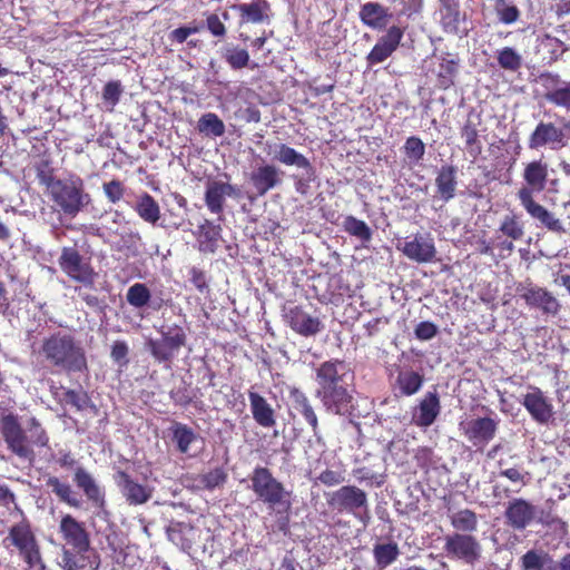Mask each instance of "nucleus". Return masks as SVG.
Returning <instances> with one entry per match:
<instances>
[{
    "mask_svg": "<svg viewBox=\"0 0 570 570\" xmlns=\"http://www.w3.org/2000/svg\"><path fill=\"white\" fill-rule=\"evenodd\" d=\"M0 433L7 450L19 460L33 464L35 448H48L50 436L40 420L31 416L22 426L19 415L3 412L0 417Z\"/></svg>",
    "mask_w": 570,
    "mask_h": 570,
    "instance_id": "nucleus-1",
    "label": "nucleus"
},
{
    "mask_svg": "<svg viewBox=\"0 0 570 570\" xmlns=\"http://www.w3.org/2000/svg\"><path fill=\"white\" fill-rule=\"evenodd\" d=\"M548 177L549 166L542 159L525 164L522 173L524 185L518 190L517 197L521 206L533 219L551 232L562 233L564 228L561 220L544 206L537 203L533 197V194H539L546 189Z\"/></svg>",
    "mask_w": 570,
    "mask_h": 570,
    "instance_id": "nucleus-2",
    "label": "nucleus"
},
{
    "mask_svg": "<svg viewBox=\"0 0 570 570\" xmlns=\"http://www.w3.org/2000/svg\"><path fill=\"white\" fill-rule=\"evenodd\" d=\"M59 533L71 549H63L61 567L63 570H98L101 561L96 551L90 552V537L82 522L71 514H65L59 523Z\"/></svg>",
    "mask_w": 570,
    "mask_h": 570,
    "instance_id": "nucleus-3",
    "label": "nucleus"
},
{
    "mask_svg": "<svg viewBox=\"0 0 570 570\" xmlns=\"http://www.w3.org/2000/svg\"><path fill=\"white\" fill-rule=\"evenodd\" d=\"M39 353L49 366L68 374L88 371L86 350L70 333H51L42 340Z\"/></svg>",
    "mask_w": 570,
    "mask_h": 570,
    "instance_id": "nucleus-4",
    "label": "nucleus"
},
{
    "mask_svg": "<svg viewBox=\"0 0 570 570\" xmlns=\"http://www.w3.org/2000/svg\"><path fill=\"white\" fill-rule=\"evenodd\" d=\"M250 489L258 500L277 513H287L292 507V492L286 490L266 466H256L249 475Z\"/></svg>",
    "mask_w": 570,
    "mask_h": 570,
    "instance_id": "nucleus-5",
    "label": "nucleus"
},
{
    "mask_svg": "<svg viewBox=\"0 0 570 570\" xmlns=\"http://www.w3.org/2000/svg\"><path fill=\"white\" fill-rule=\"evenodd\" d=\"M46 191L53 203V208L71 218L76 217L90 202V195L85 190V183L77 175L58 179Z\"/></svg>",
    "mask_w": 570,
    "mask_h": 570,
    "instance_id": "nucleus-6",
    "label": "nucleus"
},
{
    "mask_svg": "<svg viewBox=\"0 0 570 570\" xmlns=\"http://www.w3.org/2000/svg\"><path fill=\"white\" fill-rule=\"evenodd\" d=\"M22 519L12 524L3 543L7 548L13 547L28 569H33L41 563V547L33 531L30 520L23 514Z\"/></svg>",
    "mask_w": 570,
    "mask_h": 570,
    "instance_id": "nucleus-7",
    "label": "nucleus"
},
{
    "mask_svg": "<svg viewBox=\"0 0 570 570\" xmlns=\"http://www.w3.org/2000/svg\"><path fill=\"white\" fill-rule=\"evenodd\" d=\"M160 338H149L146 347L159 364H170L178 352L187 343V334L183 326L173 324L158 330Z\"/></svg>",
    "mask_w": 570,
    "mask_h": 570,
    "instance_id": "nucleus-8",
    "label": "nucleus"
},
{
    "mask_svg": "<svg viewBox=\"0 0 570 570\" xmlns=\"http://www.w3.org/2000/svg\"><path fill=\"white\" fill-rule=\"evenodd\" d=\"M58 265L70 279L85 286H94L97 273L76 247H62Z\"/></svg>",
    "mask_w": 570,
    "mask_h": 570,
    "instance_id": "nucleus-9",
    "label": "nucleus"
},
{
    "mask_svg": "<svg viewBox=\"0 0 570 570\" xmlns=\"http://www.w3.org/2000/svg\"><path fill=\"white\" fill-rule=\"evenodd\" d=\"M445 554L451 559H459L465 563L473 564L481 557V546L478 539L472 534L453 532L445 535Z\"/></svg>",
    "mask_w": 570,
    "mask_h": 570,
    "instance_id": "nucleus-10",
    "label": "nucleus"
},
{
    "mask_svg": "<svg viewBox=\"0 0 570 570\" xmlns=\"http://www.w3.org/2000/svg\"><path fill=\"white\" fill-rule=\"evenodd\" d=\"M520 297L524 299L530 308L540 309L546 315H557L560 311V303L557 297L547 288L538 285H522L517 287Z\"/></svg>",
    "mask_w": 570,
    "mask_h": 570,
    "instance_id": "nucleus-11",
    "label": "nucleus"
},
{
    "mask_svg": "<svg viewBox=\"0 0 570 570\" xmlns=\"http://www.w3.org/2000/svg\"><path fill=\"white\" fill-rule=\"evenodd\" d=\"M367 494L356 485H342L327 498V504L338 512L350 514L366 507Z\"/></svg>",
    "mask_w": 570,
    "mask_h": 570,
    "instance_id": "nucleus-12",
    "label": "nucleus"
},
{
    "mask_svg": "<svg viewBox=\"0 0 570 570\" xmlns=\"http://www.w3.org/2000/svg\"><path fill=\"white\" fill-rule=\"evenodd\" d=\"M405 30L399 26H391L381 36L372 50L366 56L368 67L376 66L390 58L400 47Z\"/></svg>",
    "mask_w": 570,
    "mask_h": 570,
    "instance_id": "nucleus-13",
    "label": "nucleus"
},
{
    "mask_svg": "<svg viewBox=\"0 0 570 570\" xmlns=\"http://www.w3.org/2000/svg\"><path fill=\"white\" fill-rule=\"evenodd\" d=\"M535 507L523 498L511 499L504 510L505 524L515 531H523L535 519Z\"/></svg>",
    "mask_w": 570,
    "mask_h": 570,
    "instance_id": "nucleus-14",
    "label": "nucleus"
},
{
    "mask_svg": "<svg viewBox=\"0 0 570 570\" xmlns=\"http://www.w3.org/2000/svg\"><path fill=\"white\" fill-rule=\"evenodd\" d=\"M539 81L547 90L544 99L570 111V81L561 80L560 75L546 71L539 75Z\"/></svg>",
    "mask_w": 570,
    "mask_h": 570,
    "instance_id": "nucleus-15",
    "label": "nucleus"
},
{
    "mask_svg": "<svg viewBox=\"0 0 570 570\" xmlns=\"http://www.w3.org/2000/svg\"><path fill=\"white\" fill-rule=\"evenodd\" d=\"M115 480L129 505H141L153 498L154 489L149 485L138 483L126 471H117Z\"/></svg>",
    "mask_w": 570,
    "mask_h": 570,
    "instance_id": "nucleus-16",
    "label": "nucleus"
},
{
    "mask_svg": "<svg viewBox=\"0 0 570 570\" xmlns=\"http://www.w3.org/2000/svg\"><path fill=\"white\" fill-rule=\"evenodd\" d=\"M563 129L553 122L540 121L529 136L528 146L530 149H540L549 146L551 149L562 148L566 144Z\"/></svg>",
    "mask_w": 570,
    "mask_h": 570,
    "instance_id": "nucleus-17",
    "label": "nucleus"
},
{
    "mask_svg": "<svg viewBox=\"0 0 570 570\" xmlns=\"http://www.w3.org/2000/svg\"><path fill=\"white\" fill-rule=\"evenodd\" d=\"M463 435L474 445L483 446L492 441L498 431V421L485 416L476 417L461 424Z\"/></svg>",
    "mask_w": 570,
    "mask_h": 570,
    "instance_id": "nucleus-18",
    "label": "nucleus"
},
{
    "mask_svg": "<svg viewBox=\"0 0 570 570\" xmlns=\"http://www.w3.org/2000/svg\"><path fill=\"white\" fill-rule=\"evenodd\" d=\"M284 317L292 331L301 336H315L324 328L321 320L309 315L302 306L289 307Z\"/></svg>",
    "mask_w": 570,
    "mask_h": 570,
    "instance_id": "nucleus-19",
    "label": "nucleus"
},
{
    "mask_svg": "<svg viewBox=\"0 0 570 570\" xmlns=\"http://www.w3.org/2000/svg\"><path fill=\"white\" fill-rule=\"evenodd\" d=\"M529 389L521 403L535 422L547 424L553 415V406L538 386Z\"/></svg>",
    "mask_w": 570,
    "mask_h": 570,
    "instance_id": "nucleus-20",
    "label": "nucleus"
},
{
    "mask_svg": "<svg viewBox=\"0 0 570 570\" xmlns=\"http://www.w3.org/2000/svg\"><path fill=\"white\" fill-rule=\"evenodd\" d=\"M316 395L327 412L337 415L350 413L353 396L345 385L331 387L328 390H317Z\"/></svg>",
    "mask_w": 570,
    "mask_h": 570,
    "instance_id": "nucleus-21",
    "label": "nucleus"
},
{
    "mask_svg": "<svg viewBox=\"0 0 570 570\" xmlns=\"http://www.w3.org/2000/svg\"><path fill=\"white\" fill-rule=\"evenodd\" d=\"M347 371L346 363L337 358L322 363L316 371L317 390L345 385L344 377Z\"/></svg>",
    "mask_w": 570,
    "mask_h": 570,
    "instance_id": "nucleus-22",
    "label": "nucleus"
},
{
    "mask_svg": "<svg viewBox=\"0 0 570 570\" xmlns=\"http://www.w3.org/2000/svg\"><path fill=\"white\" fill-rule=\"evenodd\" d=\"M282 170L272 164H264L255 168L249 175V183L256 196L263 197L282 183Z\"/></svg>",
    "mask_w": 570,
    "mask_h": 570,
    "instance_id": "nucleus-23",
    "label": "nucleus"
},
{
    "mask_svg": "<svg viewBox=\"0 0 570 570\" xmlns=\"http://www.w3.org/2000/svg\"><path fill=\"white\" fill-rule=\"evenodd\" d=\"M397 249L409 259L419 264L430 263L436 256V248L433 240H424L422 237L417 236L413 239L406 238L402 246H397Z\"/></svg>",
    "mask_w": 570,
    "mask_h": 570,
    "instance_id": "nucleus-24",
    "label": "nucleus"
},
{
    "mask_svg": "<svg viewBox=\"0 0 570 570\" xmlns=\"http://www.w3.org/2000/svg\"><path fill=\"white\" fill-rule=\"evenodd\" d=\"M291 407L302 415L311 426L313 435H318V419L307 395L298 387L292 386L288 390Z\"/></svg>",
    "mask_w": 570,
    "mask_h": 570,
    "instance_id": "nucleus-25",
    "label": "nucleus"
},
{
    "mask_svg": "<svg viewBox=\"0 0 570 570\" xmlns=\"http://www.w3.org/2000/svg\"><path fill=\"white\" fill-rule=\"evenodd\" d=\"M358 17L364 26L374 30H382L386 28L392 13H390L389 8L380 2L368 1L360 7Z\"/></svg>",
    "mask_w": 570,
    "mask_h": 570,
    "instance_id": "nucleus-26",
    "label": "nucleus"
},
{
    "mask_svg": "<svg viewBox=\"0 0 570 570\" xmlns=\"http://www.w3.org/2000/svg\"><path fill=\"white\" fill-rule=\"evenodd\" d=\"M73 482L82 490L85 497L95 507L102 508L105 505V492L96 482L95 478L82 466L76 469L73 473Z\"/></svg>",
    "mask_w": 570,
    "mask_h": 570,
    "instance_id": "nucleus-27",
    "label": "nucleus"
},
{
    "mask_svg": "<svg viewBox=\"0 0 570 570\" xmlns=\"http://www.w3.org/2000/svg\"><path fill=\"white\" fill-rule=\"evenodd\" d=\"M248 400L254 421L264 429H271L276 424V415L273 406L259 393L248 390Z\"/></svg>",
    "mask_w": 570,
    "mask_h": 570,
    "instance_id": "nucleus-28",
    "label": "nucleus"
},
{
    "mask_svg": "<svg viewBox=\"0 0 570 570\" xmlns=\"http://www.w3.org/2000/svg\"><path fill=\"white\" fill-rule=\"evenodd\" d=\"M441 412L440 396L434 390L428 392L417 405V413L413 415L416 426L428 428L432 425Z\"/></svg>",
    "mask_w": 570,
    "mask_h": 570,
    "instance_id": "nucleus-29",
    "label": "nucleus"
},
{
    "mask_svg": "<svg viewBox=\"0 0 570 570\" xmlns=\"http://www.w3.org/2000/svg\"><path fill=\"white\" fill-rule=\"evenodd\" d=\"M269 3L266 0H252L249 3L232 4L230 9L239 16V26L262 23L268 19Z\"/></svg>",
    "mask_w": 570,
    "mask_h": 570,
    "instance_id": "nucleus-30",
    "label": "nucleus"
},
{
    "mask_svg": "<svg viewBox=\"0 0 570 570\" xmlns=\"http://www.w3.org/2000/svg\"><path fill=\"white\" fill-rule=\"evenodd\" d=\"M456 173L458 169L454 165H443L436 171V196L444 203H448L455 197L458 188Z\"/></svg>",
    "mask_w": 570,
    "mask_h": 570,
    "instance_id": "nucleus-31",
    "label": "nucleus"
},
{
    "mask_svg": "<svg viewBox=\"0 0 570 570\" xmlns=\"http://www.w3.org/2000/svg\"><path fill=\"white\" fill-rule=\"evenodd\" d=\"M195 236L199 252L204 254H214L218 247L220 227L218 225H214L210 220L205 219L204 223L198 226Z\"/></svg>",
    "mask_w": 570,
    "mask_h": 570,
    "instance_id": "nucleus-32",
    "label": "nucleus"
},
{
    "mask_svg": "<svg viewBox=\"0 0 570 570\" xmlns=\"http://www.w3.org/2000/svg\"><path fill=\"white\" fill-rule=\"evenodd\" d=\"M458 68L459 59L451 58L450 53L442 56L434 71L436 77L435 86L441 90H446L452 87L458 75Z\"/></svg>",
    "mask_w": 570,
    "mask_h": 570,
    "instance_id": "nucleus-33",
    "label": "nucleus"
},
{
    "mask_svg": "<svg viewBox=\"0 0 570 570\" xmlns=\"http://www.w3.org/2000/svg\"><path fill=\"white\" fill-rule=\"evenodd\" d=\"M372 552L375 567L379 570H385L387 567L394 563L401 554L397 542L393 540L375 543L373 546Z\"/></svg>",
    "mask_w": 570,
    "mask_h": 570,
    "instance_id": "nucleus-34",
    "label": "nucleus"
},
{
    "mask_svg": "<svg viewBox=\"0 0 570 570\" xmlns=\"http://www.w3.org/2000/svg\"><path fill=\"white\" fill-rule=\"evenodd\" d=\"M134 209L144 222L151 225H156L161 217L159 204L147 191L137 197Z\"/></svg>",
    "mask_w": 570,
    "mask_h": 570,
    "instance_id": "nucleus-35",
    "label": "nucleus"
},
{
    "mask_svg": "<svg viewBox=\"0 0 570 570\" xmlns=\"http://www.w3.org/2000/svg\"><path fill=\"white\" fill-rule=\"evenodd\" d=\"M274 158L285 166H296L308 173L314 171L311 161L303 154L286 144H278L276 146Z\"/></svg>",
    "mask_w": 570,
    "mask_h": 570,
    "instance_id": "nucleus-36",
    "label": "nucleus"
},
{
    "mask_svg": "<svg viewBox=\"0 0 570 570\" xmlns=\"http://www.w3.org/2000/svg\"><path fill=\"white\" fill-rule=\"evenodd\" d=\"M478 125L471 118H468L460 130L461 138L464 140V148L473 159H476L483 149Z\"/></svg>",
    "mask_w": 570,
    "mask_h": 570,
    "instance_id": "nucleus-37",
    "label": "nucleus"
},
{
    "mask_svg": "<svg viewBox=\"0 0 570 570\" xmlns=\"http://www.w3.org/2000/svg\"><path fill=\"white\" fill-rule=\"evenodd\" d=\"M423 382V375L415 371H400L395 380V387L399 391V395L411 396L421 390Z\"/></svg>",
    "mask_w": 570,
    "mask_h": 570,
    "instance_id": "nucleus-38",
    "label": "nucleus"
},
{
    "mask_svg": "<svg viewBox=\"0 0 570 570\" xmlns=\"http://www.w3.org/2000/svg\"><path fill=\"white\" fill-rule=\"evenodd\" d=\"M46 487L57 497L60 502L71 508H80V501L76 498L75 491L68 482L61 481L58 476L49 475Z\"/></svg>",
    "mask_w": 570,
    "mask_h": 570,
    "instance_id": "nucleus-39",
    "label": "nucleus"
},
{
    "mask_svg": "<svg viewBox=\"0 0 570 570\" xmlns=\"http://www.w3.org/2000/svg\"><path fill=\"white\" fill-rule=\"evenodd\" d=\"M226 194L223 181L209 180L205 190V204L212 214L220 215L224 212Z\"/></svg>",
    "mask_w": 570,
    "mask_h": 570,
    "instance_id": "nucleus-40",
    "label": "nucleus"
},
{
    "mask_svg": "<svg viewBox=\"0 0 570 570\" xmlns=\"http://www.w3.org/2000/svg\"><path fill=\"white\" fill-rule=\"evenodd\" d=\"M450 523L455 532L472 534L478 530L479 518L471 509H462L450 515Z\"/></svg>",
    "mask_w": 570,
    "mask_h": 570,
    "instance_id": "nucleus-41",
    "label": "nucleus"
},
{
    "mask_svg": "<svg viewBox=\"0 0 570 570\" xmlns=\"http://www.w3.org/2000/svg\"><path fill=\"white\" fill-rule=\"evenodd\" d=\"M173 441L176 443V449L179 453H188L191 443L197 440V434L187 424L174 422L170 426Z\"/></svg>",
    "mask_w": 570,
    "mask_h": 570,
    "instance_id": "nucleus-42",
    "label": "nucleus"
},
{
    "mask_svg": "<svg viewBox=\"0 0 570 570\" xmlns=\"http://www.w3.org/2000/svg\"><path fill=\"white\" fill-rule=\"evenodd\" d=\"M553 559L544 551L529 550L521 557L522 570H552Z\"/></svg>",
    "mask_w": 570,
    "mask_h": 570,
    "instance_id": "nucleus-43",
    "label": "nucleus"
},
{
    "mask_svg": "<svg viewBox=\"0 0 570 570\" xmlns=\"http://www.w3.org/2000/svg\"><path fill=\"white\" fill-rule=\"evenodd\" d=\"M62 389L63 397L60 400L61 404H69L77 411H83L88 407L96 409V405L91 402L88 392L83 390Z\"/></svg>",
    "mask_w": 570,
    "mask_h": 570,
    "instance_id": "nucleus-44",
    "label": "nucleus"
},
{
    "mask_svg": "<svg viewBox=\"0 0 570 570\" xmlns=\"http://www.w3.org/2000/svg\"><path fill=\"white\" fill-rule=\"evenodd\" d=\"M197 129L199 132L213 137H220L225 134L223 120L214 112L204 114L198 120Z\"/></svg>",
    "mask_w": 570,
    "mask_h": 570,
    "instance_id": "nucleus-45",
    "label": "nucleus"
},
{
    "mask_svg": "<svg viewBox=\"0 0 570 570\" xmlns=\"http://www.w3.org/2000/svg\"><path fill=\"white\" fill-rule=\"evenodd\" d=\"M126 299L130 306L140 309L150 303L151 293L146 284L135 283L127 289Z\"/></svg>",
    "mask_w": 570,
    "mask_h": 570,
    "instance_id": "nucleus-46",
    "label": "nucleus"
},
{
    "mask_svg": "<svg viewBox=\"0 0 570 570\" xmlns=\"http://www.w3.org/2000/svg\"><path fill=\"white\" fill-rule=\"evenodd\" d=\"M441 26L448 33H458L461 21L460 4L441 7Z\"/></svg>",
    "mask_w": 570,
    "mask_h": 570,
    "instance_id": "nucleus-47",
    "label": "nucleus"
},
{
    "mask_svg": "<svg viewBox=\"0 0 570 570\" xmlns=\"http://www.w3.org/2000/svg\"><path fill=\"white\" fill-rule=\"evenodd\" d=\"M35 170L39 184L45 186L46 190L49 189L53 184L57 183L59 178L55 176V168L52 167V161L50 158H41L39 161L35 164Z\"/></svg>",
    "mask_w": 570,
    "mask_h": 570,
    "instance_id": "nucleus-48",
    "label": "nucleus"
},
{
    "mask_svg": "<svg viewBox=\"0 0 570 570\" xmlns=\"http://www.w3.org/2000/svg\"><path fill=\"white\" fill-rule=\"evenodd\" d=\"M343 228L347 234L355 236L363 242H368L372 237V232L367 224L354 216L345 217Z\"/></svg>",
    "mask_w": 570,
    "mask_h": 570,
    "instance_id": "nucleus-49",
    "label": "nucleus"
},
{
    "mask_svg": "<svg viewBox=\"0 0 570 570\" xmlns=\"http://www.w3.org/2000/svg\"><path fill=\"white\" fill-rule=\"evenodd\" d=\"M403 153L411 164H419L425 155V145L417 136H410L403 145Z\"/></svg>",
    "mask_w": 570,
    "mask_h": 570,
    "instance_id": "nucleus-50",
    "label": "nucleus"
},
{
    "mask_svg": "<svg viewBox=\"0 0 570 570\" xmlns=\"http://www.w3.org/2000/svg\"><path fill=\"white\" fill-rule=\"evenodd\" d=\"M499 230L504 236H507L508 238H510L512 240H519L524 235L523 225L520 222V218L517 215H514V214L507 215L503 218V220H502V223L500 225Z\"/></svg>",
    "mask_w": 570,
    "mask_h": 570,
    "instance_id": "nucleus-51",
    "label": "nucleus"
},
{
    "mask_svg": "<svg viewBox=\"0 0 570 570\" xmlns=\"http://www.w3.org/2000/svg\"><path fill=\"white\" fill-rule=\"evenodd\" d=\"M498 63L504 70L517 71L522 66V57L511 47L498 51Z\"/></svg>",
    "mask_w": 570,
    "mask_h": 570,
    "instance_id": "nucleus-52",
    "label": "nucleus"
},
{
    "mask_svg": "<svg viewBox=\"0 0 570 570\" xmlns=\"http://www.w3.org/2000/svg\"><path fill=\"white\" fill-rule=\"evenodd\" d=\"M227 473L223 468H215L199 476V483L206 490L213 491L223 487L227 481Z\"/></svg>",
    "mask_w": 570,
    "mask_h": 570,
    "instance_id": "nucleus-53",
    "label": "nucleus"
},
{
    "mask_svg": "<svg viewBox=\"0 0 570 570\" xmlns=\"http://www.w3.org/2000/svg\"><path fill=\"white\" fill-rule=\"evenodd\" d=\"M538 522L544 527L550 528L559 537L568 534V524L558 515L553 514L552 511H541Z\"/></svg>",
    "mask_w": 570,
    "mask_h": 570,
    "instance_id": "nucleus-54",
    "label": "nucleus"
},
{
    "mask_svg": "<svg viewBox=\"0 0 570 570\" xmlns=\"http://www.w3.org/2000/svg\"><path fill=\"white\" fill-rule=\"evenodd\" d=\"M169 397L174 402L175 405L187 407L191 404L194 394L190 387V384H188L185 381H181L180 384L176 387H174L169 392Z\"/></svg>",
    "mask_w": 570,
    "mask_h": 570,
    "instance_id": "nucleus-55",
    "label": "nucleus"
},
{
    "mask_svg": "<svg viewBox=\"0 0 570 570\" xmlns=\"http://www.w3.org/2000/svg\"><path fill=\"white\" fill-rule=\"evenodd\" d=\"M499 20L504 24L514 23L520 18V10L514 4H508L505 0H498L495 4Z\"/></svg>",
    "mask_w": 570,
    "mask_h": 570,
    "instance_id": "nucleus-56",
    "label": "nucleus"
},
{
    "mask_svg": "<svg viewBox=\"0 0 570 570\" xmlns=\"http://www.w3.org/2000/svg\"><path fill=\"white\" fill-rule=\"evenodd\" d=\"M224 58L226 62L233 69H242L248 66L249 55L246 49L242 48H232L227 49Z\"/></svg>",
    "mask_w": 570,
    "mask_h": 570,
    "instance_id": "nucleus-57",
    "label": "nucleus"
},
{
    "mask_svg": "<svg viewBox=\"0 0 570 570\" xmlns=\"http://www.w3.org/2000/svg\"><path fill=\"white\" fill-rule=\"evenodd\" d=\"M122 91V86L119 80L108 81L102 89L104 102L109 105L110 109L112 110L114 107L119 102Z\"/></svg>",
    "mask_w": 570,
    "mask_h": 570,
    "instance_id": "nucleus-58",
    "label": "nucleus"
},
{
    "mask_svg": "<svg viewBox=\"0 0 570 570\" xmlns=\"http://www.w3.org/2000/svg\"><path fill=\"white\" fill-rule=\"evenodd\" d=\"M105 196L111 204L120 202L125 195L126 188L122 181L112 179L102 184Z\"/></svg>",
    "mask_w": 570,
    "mask_h": 570,
    "instance_id": "nucleus-59",
    "label": "nucleus"
},
{
    "mask_svg": "<svg viewBox=\"0 0 570 570\" xmlns=\"http://www.w3.org/2000/svg\"><path fill=\"white\" fill-rule=\"evenodd\" d=\"M129 347L125 341H115L111 346L110 357L119 366H126L128 360Z\"/></svg>",
    "mask_w": 570,
    "mask_h": 570,
    "instance_id": "nucleus-60",
    "label": "nucleus"
},
{
    "mask_svg": "<svg viewBox=\"0 0 570 570\" xmlns=\"http://www.w3.org/2000/svg\"><path fill=\"white\" fill-rule=\"evenodd\" d=\"M413 459L420 469L428 471L433 463V450L429 446H419Z\"/></svg>",
    "mask_w": 570,
    "mask_h": 570,
    "instance_id": "nucleus-61",
    "label": "nucleus"
},
{
    "mask_svg": "<svg viewBox=\"0 0 570 570\" xmlns=\"http://www.w3.org/2000/svg\"><path fill=\"white\" fill-rule=\"evenodd\" d=\"M202 30V26L189 24L174 29L169 33V39L173 42L184 43L187 38L194 33H198Z\"/></svg>",
    "mask_w": 570,
    "mask_h": 570,
    "instance_id": "nucleus-62",
    "label": "nucleus"
},
{
    "mask_svg": "<svg viewBox=\"0 0 570 570\" xmlns=\"http://www.w3.org/2000/svg\"><path fill=\"white\" fill-rule=\"evenodd\" d=\"M438 326L430 321L420 322L414 328V335L420 341H429L438 334Z\"/></svg>",
    "mask_w": 570,
    "mask_h": 570,
    "instance_id": "nucleus-63",
    "label": "nucleus"
},
{
    "mask_svg": "<svg viewBox=\"0 0 570 570\" xmlns=\"http://www.w3.org/2000/svg\"><path fill=\"white\" fill-rule=\"evenodd\" d=\"M544 47L549 48L550 57L549 62H556L566 51L564 43L557 38L547 37L542 42Z\"/></svg>",
    "mask_w": 570,
    "mask_h": 570,
    "instance_id": "nucleus-64",
    "label": "nucleus"
}]
</instances>
